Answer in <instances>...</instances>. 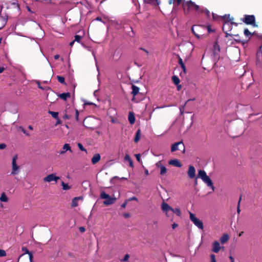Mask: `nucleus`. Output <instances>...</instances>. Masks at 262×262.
<instances>
[{"instance_id": "1", "label": "nucleus", "mask_w": 262, "mask_h": 262, "mask_svg": "<svg viewBox=\"0 0 262 262\" xmlns=\"http://www.w3.org/2000/svg\"><path fill=\"white\" fill-rule=\"evenodd\" d=\"M233 17H232L231 19L225 20L224 23L223 24L222 29L223 32L226 34L225 37L227 38L228 36H235L239 37V34L237 31L233 30L232 32L233 26L235 27H237L238 24L237 23L234 22Z\"/></svg>"}, {"instance_id": "2", "label": "nucleus", "mask_w": 262, "mask_h": 262, "mask_svg": "<svg viewBox=\"0 0 262 262\" xmlns=\"http://www.w3.org/2000/svg\"><path fill=\"white\" fill-rule=\"evenodd\" d=\"M183 8L185 14L188 13L190 11H195L199 12H202V10H200L199 6L196 5L190 0L186 3H183Z\"/></svg>"}, {"instance_id": "3", "label": "nucleus", "mask_w": 262, "mask_h": 262, "mask_svg": "<svg viewBox=\"0 0 262 262\" xmlns=\"http://www.w3.org/2000/svg\"><path fill=\"white\" fill-rule=\"evenodd\" d=\"M100 198L102 199H105L103 202V204L106 206L114 204L117 200L116 198L111 197L109 194H106L104 191L101 192Z\"/></svg>"}, {"instance_id": "4", "label": "nucleus", "mask_w": 262, "mask_h": 262, "mask_svg": "<svg viewBox=\"0 0 262 262\" xmlns=\"http://www.w3.org/2000/svg\"><path fill=\"white\" fill-rule=\"evenodd\" d=\"M189 217L190 221L196 226L199 229L202 230L203 229V223L202 221L198 219L195 215L191 212H189Z\"/></svg>"}, {"instance_id": "5", "label": "nucleus", "mask_w": 262, "mask_h": 262, "mask_svg": "<svg viewBox=\"0 0 262 262\" xmlns=\"http://www.w3.org/2000/svg\"><path fill=\"white\" fill-rule=\"evenodd\" d=\"M241 20L247 25L257 27V25L255 24V17L253 15H245L244 18H242Z\"/></svg>"}, {"instance_id": "6", "label": "nucleus", "mask_w": 262, "mask_h": 262, "mask_svg": "<svg viewBox=\"0 0 262 262\" xmlns=\"http://www.w3.org/2000/svg\"><path fill=\"white\" fill-rule=\"evenodd\" d=\"M17 160V155H16L13 157L12 161V171L11 174L14 176L17 174L19 172L20 167L17 165L16 161Z\"/></svg>"}, {"instance_id": "7", "label": "nucleus", "mask_w": 262, "mask_h": 262, "mask_svg": "<svg viewBox=\"0 0 262 262\" xmlns=\"http://www.w3.org/2000/svg\"><path fill=\"white\" fill-rule=\"evenodd\" d=\"M177 150L185 151V146L182 141L176 142L171 145V151L174 152Z\"/></svg>"}, {"instance_id": "8", "label": "nucleus", "mask_w": 262, "mask_h": 262, "mask_svg": "<svg viewBox=\"0 0 262 262\" xmlns=\"http://www.w3.org/2000/svg\"><path fill=\"white\" fill-rule=\"evenodd\" d=\"M214 61H218L220 60L221 56L220 54V48L219 45L216 42H214Z\"/></svg>"}, {"instance_id": "9", "label": "nucleus", "mask_w": 262, "mask_h": 262, "mask_svg": "<svg viewBox=\"0 0 262 262\" xmlns=\"http://www.w3.org/2000/svg\"><path fill=\"white\" fill-rule=\"evenodd\" d=\"M244 33L246 37L248 38L247 40H242L240 38L235 39V41L237 42H242L243 45L246 43L247 41L250 39V36L252 35V33L249 31V30L246 28L244 30Z\"/></svg>"}, {"instance_id": "10", "label": "nucleus", "mask_w": 262, "mask_h": 262, "mask_svg": "<svg viewBox=\"0 0 262 262\" xmlns=\"http://www.w3.org/2000/svg\"><path fill=\"white\" fill-rule=\"evenodd\" d=\"M162 210L165 212L166 215L169 217L170 215L169 211L173 210V208L171 207L167 203L163 202L161 205Z\"/></svg>"}, {"instance_id": "11", "label": "nucleus", "mask_w": 262, "mask_h": 262, "mask_svg": "<svg viewBox=\"0 0 262 262\" xmlns=\"http://www.w3.org/2000/svg\"><path fill=\"white\" fill-rule=\"evenodd\" d=\"M59 179V177L56 176V175L54 173H52L47 176L46 177L43 178V181L47 182H50L51 181H55L57 182L58 180Z\"/></svg>"}, {"instance_id": "12", "label": "nucleus", "mask_w": 262, "mask_h": 262, "mask_svg": "<svg viewBox=\"0 0 262 262\" xmlns=\"http://www.w3.org/2000/svg\"><path fill=\"white\" fill-rule=\"evenodd\" d=\"M220 251H224L225 247L221 246L220 243L217 241L214 242V253H218Z\"/></svg>"}, {"instance_id": "13", "label": "nucleus", "mask_w": 262, "mask_h": 262, "mask_svg": "<svg viewBox=\"0 0 262 262\" xmlns=\"http://www.w3.org/2000/svg\"><path fill=\"white\" fill-rule=\"evenodd\" d=\"M189 178L193 179L195 176V169L193 166L190 165L187 172Z\"/></svg>"}, {"instance_id": "14", "label": "nucleus", "mask_w": 262, "mask_h": 262, "mask_svg": "<svg viewBox=\"0 0 262 262\" xmlns=\"http://www.w3.org/2000/svg\"><path fill=\"white\" fill-rule=\"evenodd\" d=\"M168 164L177 167H181L182 166L181 162L178 159L170 160L168 161Z\"/></svg>"}, {"instance_id": "15", "label": "nucleus", "mask_w": 262, "mask_h": 262, "mask_svg": "<svg viewBox=\"0 0 262 262\" xmlns=\"http://www.w3.org/2000/svg\"><path fill=\"white\" fill-rule=\"evenodd\" d=\"M2 10V9L0 10V29H2L5 26L7 20V17L1 15Z\"/></svg>"}, {"instance_id": "16", "label": "nucleus", "mask_w": 262, "mask_h": 262, "mask_svg": "<svg viewBox=\"0 0 262 262\" xmlns=\"http://www.w3.org/2000/svg\"><path fill=\"white\" fill-rule=\"evenodd\" d=\"M229 239V236L228 234L225 233L223 235V236L220 238V242L221 244L223 245L227 243Z\"/></svg>"}, {"instance_id": "17", "label": "nucleus", "mask_w": 262, "mask_h": 262, "mask_svg": "<svg viewBox=\"0 0 262 262\" xmlns=\"http://www.w3.org/2000/svg\"><path fill=\"white\" fill-rule=\"evenodd\" d=\"M82 197H81V196L75 197L73 199V200L72 201L71 206L72 207H76L78 206V201L80 200H82Z\"/></svg>"}, {"instance_id": "18", "label": "nucleus", "mask_w": 262, "mask_h": 262, "mask_svg": "<svg viewBox=\"0 0 262 262\" xmlns=\"http://www.w3.org/2000/svg\"><path fill=\"white\" fill-rule=\"evenodd\" d=\"M257 61L258 63H262V46L259 47V50L256 54Z\"/></svg>"}, {"instance_id": "19", "label": "nucleus", "mask_w": 262, "mask_h": 262, "mask_svg": "<svg viewBox=\"0 0 262 262\" xmlns=\"http://www.w3.org/2000/svg\"><path fill=\"white\" fill-rule=\"evenodd\" d=\"M58 96L61 99L66 101L68 98H69L71 97V94L69 92L63 93L58 94Z\"/></svg>"}, {"instance_id": "20", "label": "nucleus", "mask_w": 262, "mask_h": 262, "mask_svg": "<svg viewBox=\"0 0 262 262\" xmlns=\"http://www.w3.org/2000/svg\"><path fill=\"white\" fill-rule=\"evenodd\" d=\"M100 159H101V156H100V154H96L93 157V158L92 159V163L93 164H95L100 160Z\"/></svg>"}, {"instance_id": "21", "label": "nucleus", "mask_w": 262, "mask_h": 262, "mask_svg": "<svg viewBox=\"0 0 262 262\" xmlns=\"http://www.w3.org/2000/svg\"><path fill=\"white\" fill-rule=\"evenodd\" d=\"M202 180L205 183H206L208 185V186H211L212 188H213V186H212L213 183H212L211 179L209 178V177L207 175H206L204 178L202 179Z\"/></svg>"}, {"instance_id": "22", "label": "nucleus", "mask_w": 262, "mask_h": 262, "mask_svg": "<svg viewBox=\"0 0 262 262\" xmlns=\"http://www.w3.org/2000/svg\"><path fill=\"white\" fill-rule=\"evenodd\" d=\"M128 119L129 123L131 124H134L135 122V117L134 113L129 112L128 116Z\"/></svg>"}, {"instance_id": "23", "label": "nucleus", "mask_w": 262, "mask_h": 262, "mask_svg": "<svg viewBox=\"0 0 262 262\" xmlns=\"http://www.w3.org/2000/svg\"><path fill=\"white\" fill-rule=\"evenodd\" d=\"M132 94L133 95L134 97H135L136 95H137L139 93V88L135 85H132Z\"/></svg>"}, {"instance_id": "24", "label": "nucleus", "mask_w": 262, "mask_h": 262, "mask_svg": "<svg viewBox=\"0 0 262 262\" xmlns=\"http://www.w3.org/2000/svg\"><path fill=\"white\" fill-rule=\"evenodd\" d=\"M178 63L180 65V66H181V68L182 69L184 73H186V67H185L184 63H183L182 59L180 57H179V59H178Z\"/></svg>"}, {"instance_id": "25", "label": "nucleus", "mask_w": 262, "mask_h": 262, "mask_svg": "<svg viewBox=\"0 0 262 262\" xmlns=\"http://www.w3.org/2000/svg\"><path fill=\"white\" fill-rule=\"evenodd\" d=\"M63 150L60 152V154H63L67 150H70L71 152H72L71 147H70L69 144H68V143H66L64 144V145L63 146Z\"/></svg>"}, {"instance_id": "26", "label": "nucleus", "mask_w": 262, "mask_h": 262, "mask_svg": "<svg viewBox=\"0 0 262 262\" xmlns=\"http://www.w3.org/2000/svg\"><path fill=\"white\" fill-rule=\"evenodd\" d=\"M195 100V98H193V99H188L185 103V104L180 106V114L181 115H183L184 113V111H185V106L186 105V104L189 101H194Z\"/></svg>"}, {"instance_id": "27", "label": "nucleus", "mask_w": 262, "mask_h": 262, "mask_svg": "<svg viewBox=\"0 0 262 262\" xmlns=\"http://www.w3.org/2000/svg\"><path fill=\"white\" fill-rule=\"evenodd\" d=\"M140 136H141V130L140 129H138L136 133L135 137L134 138V142L135 143L138 142V141L140 140Z\"/></svg>"}, {"instance_id": "28", "label": "nucleus", "mask_w": 262, "mask_h": 262, "mask_svg": "<svg viewBox=\"0 0 262 262\" xmlns=\"http://www.w3.org/2000/svg\"><path fill=\"white\" fill-rule=\"evenodd\" d=\"M171 79L173 83L176 85H178L180 82L179 77L176 75L172 76Z\"/></svg>"}, {"instance_id": "29", "label": "nucleus", "mask_w": 262, "mask_h": 262, "mask_svg": "<svg viewBox=\"0 0 262 262\" xmlns=\"http://www.w3.org/2000/svg\"><path fill=\"white\" fill-rule=\"evenodd\" d=\"M124 160L129 162V165L131 167H133L134 166L133 162L131 159L129 155L126 154L124 157Z\"/></svg>"}, {"instance_id": "30", "label": "nucleus", "mask_w": 262, "mask_h": 262, "mask_svg": "<svg viewBox=\"0 0 262 262\" xmlns=\"http://www.w3.org/2000/svg\"><path fill=\"white\" fill-rule=\"evenodd\" d=\"M206 175L207 174H206V173L205 172V171H204V170H199L198 171V174L196 177V179H198V178H200L202 179L203 178H204Z\"/></svg>"}, {"instance_id": "31", "label": "nucleus", "mask_w": 262, "mask_h": 262, "mask_svg": "<svg viewBox=\"0 0 262 262\" xmlns=\"http://www.w3.org/2000/svg\"><path fill=\"white\" fill-rule=\"evenodd\" d=\"M0 201L3 202H7L8 201V197L6 196L5 192H3L1 194V196L0 197Z\"/></svg>"}, {"instance_id": "32", "label": "nucleus", "mask_w": 262, "mask_h": 262, "mask_svg": "<svg viewBox=\"0 0 262 262\" xmlns=\"http://www.w3.org/2000/svg\"><path fill=\"white\" fill-rule=\"evenodd\" d=\"M57 79L59 82L60 83L66 85V83L65 82V79L63 76H57Z\"/></svg>"}, {"instance_id": "33", "label": "nucleus", "mask_w": 262, "mask_h": 262, "mask_svg": "<svg viewBox=\"0 0 262 262\" xmlns=\"http://www.w3.org/2000/svg\"><path fill=\"white\" fill-rule=\"evenodd\" d=\"M147 3L154 6H158L160 4V2L158 1V0H147Z\"/></svg>"}, {"instance_id": "34", "label": "nucleus", "mask_w": 262, "mask_h": 262, "mask_svg": "<svg viewBox=\"0 0 262 262\" xmlns=\"http://www.w3.org/2000/svg\"><path fill=\"white\" fill-rule=\"evenodd\" d=\"M170 211L171 212V213H176L178 216H180L181 215V212L179 208H173V210H171Z\"/></svg>"}, {"instance_id": "35", "label": "nucleus", "mask_w": 262, "mask_h": 262, "mask_svg": "<svg viewBox=\"0 0 262 262\" xmlns=\"http://www.w3.org/2000/svg\"><path fill=\"white\" fill-rule=\"evenodd\" d=\"M49 113L51 115L52 117L56 119H58V113L49 111Z\"/></svg>"}, {"instance_id": "36", "label": "nucleus", "mask_w": 262, "mask_h": 262, "mask_svg": "<svg viewBox=\"0 0 262 262\" xmlns=\"http://www.w3.org/2000/svg\"><path fill=\"white\" fill-rule=\"evenodd\" d=\"M61 186H62V189L64 190H69L71 188V186L63 182H61Z\"/></svg>"}, {"instance_id": "37", "label": "nucleus", "mask_w": 262, "mask_h": 262, "mask_svg": "<svg viewBox=\"0 0 262 262\" xmlns=\"http://www.w3.org/2000/svg\"><path fill=\"white\" fill-rule=\"evenodd\" d=\"M160 169V174L161 176H163V175H165L167 172V168L165 167V166H163V167H162Z\"/></svg>"}, {"instance_id": "38", "label": "nucleus", "mask_w": 262, "mask_h": 262, "mask_svg": "<svg viewBox=\"0 0 262 262\" xmlns=\"http://www.w3.org/2000/svg\"><path fill=\"white\" fill-rule=\"evenodd\" d=\"M186 2H185V0H174V5L175 6H178L180 4L182 3V4H183V3H186Z\"/></svg>"}, {"instance_id": "39", "label": "nucleus", "mask_w": 262, "mask_h": 262, "mask_svg": "<svg viewBox=\"0 0 262 262\" xmlns=\"http://www.w3.org/2000/svg\"><path fill=\"white\" fill-rule=\"evenodd\" d=\"M242 200V196H240L239 201L238 202L237 206V212L239 214L241 212L240 209V203Z\"/></svg>"}, {"instance_id": "40", "label": "nucleus", "mask_w": 262, "mask_h": 262, "mask_svg": "<svg viewBox=\"0 0 262 262\" xmlns=\"http://www.w3.org/2000/svg\"><path fill=\"white\" fill-rule=\"evenodd\" d=\"M75 39H74V41H77L78 42H80L81 39H82V36H80V35H76L75 36Z\"/></svg>"}, {"instance_id": "41", "label": "nucleus", "mask_w": 262, "mask_h": 262, "mask_svg": "<svg viewBox=\"0 0 262 262\" xmlns=\"http://www.w3.org/2000/svg\"><path fill=\"white\" fill-rule=\"evenodd\" d=\"M65 112H66V114H65V115L63 117V119H70L71 117V116L68 114V110H66L65 111Z\"/></svg>"}, {"instance_id": "42", "label": "nucleus", "mask_w": 262, "mask_h": 262, "mask_svg": "<svg viewBox=\"0 0 262 262\" xmlns=\"http://www.w3.org/2000/svg\"><path fill=\"white\" fill-rule=\"evenodd\" d=\"M78 147L81 151H86L85 148L83 147L82 144L78 143L77 144Z\"/></svg>"}, {"instance_id": "43", "label": "nucleus", "mask_w": 262, "mask_h": 262, "mask_svg": "<svg viewBox=\"0 0 262 262\" xmlns=\"http://www.w3.org/2000/svg\"><path fill=\"white\" fill-rule=\"evenodd\" d=\"M6 255V252L5 250L0 249V257H4Z\"/></svg>"}, {"instance_id": "44", "label": "nucleus", "mask_w": 262, "mask_h": 262, "mask_svg": "<svg viewBox=\"0 0 262 262\" xmlns=\"http://www.w3.org/2000/svg\"><path fill=\"white\" fill-rule=\"evenodd\" d=\"M156 167L159 168H161L162 167H163L164 166L162 165V162L161 161H158L156 164Z\"/></svg>"}, {"instance_id": "45", "label": "nucleus", "mask_w": 262, "mask_h": 262, "mask_svg": "<svg viewBox=\"0 0 262 262\" xmlns=\"http://www.w3.org/2000/svg\"><path fill=\"white\" fill-rule=\"evenodd\" d=\"M129 257V255L128 254H126L125 255L124 258L123 259L121 260L122 261H126L128 260V258Z\"/></svg>"}, {"instance_id": "46", "label": "nucleus", "mask_w": 262, "mask_h": 262, "mask_svg": "<svg viewBox=\"0 0 262 262\" xmlns=\"http://www.w3.org/2000/svg\"><path fill=\"white\" fill-rule=\"evenodd\" d=\"M232 17H230V15L229 14H226L224 16H223V18L225 19V20H230L231 19Z\"/></svg>"}, {"instance_id": "47", "label": "nucleus", "mask_w": 262, "mask_h": 262, "mask_svg": "<svg viewBox=\"0 0 262 262\" xmlns=\"http://www.w3.org/2000/svg\"><path fill=\"white\" fill-rule=\"evenodd\" d=\"M21 250H22V251L24 252V253L26 254H28L29 252H30L28 250V249L26 247H22Z\"/></svg>"}, {"instance_id": "48", "label": "nucleus", "mask_w": 262, "mask_h": 262, "mask_svg": "<svg viewBox=\"0 0 262 262\" xmlns=\"http://www.w3.org/2000/svg\"><path fill=\"white\" fill-rule=\"evenodd\" d=\"M75 112L76 120L78 121V116H79V112L77 110H75Z\"/></svg>"}, {"instance_id": "49", "label": "nucleus", "mask_w": 262, "mask_h": 262, "mask_svg": "<svg viewBox=\"0 0 262 262\" xmlns=\"http://www.w3.org/2000/svg\"><path fill=\"white\" fill-rule=\"evenodd\" d=\"M207 29L208 32L209 33H211V32H213V30H212V29H211V25H208L207 26Z\"/></svg>"}, {"instance_id": "50", "label": "nucleus", "mask_w": 262, "mask_h": 262, "mask_svg": "<svg viewBox=\"0 0 262 262\" xmlns=\"http://www.w3.org/2000/svg\"><path fill=\"white\" fill-rule=\"evenodd\" d=\"M137 160L139 162H141L140 155L139 154L135 155Z\"/></svg>"}, {"instance_id": "51", "label": "nucleus", "mask_w": 262, "mask_h": 262, "mask_svg": "<svg viewBox=\"0 0 262 262\" xmlns=\"http://www.w3.org/2000/svg\"><path fill=\"white\" fill-rule=\"evenodd\" d=\"M127 202L130 201H137L138 199L136 196H133L127 200Z\"/></svg>"}, {"instance_id": "52", "label": "nucleus", "mask_w": 262, "mask_h": 262, "mask_svg": "<svg viewBox=\"0 0 262 262\" xmlns=\"http://www.w3.org/2000/svg\"><path fill=\"white\" fill-rule=\"evenodd\" d=\"M6 147V145L5 143L0 144V149H3L5 148Z\"/></svg>"}, {"instance_id": "53", "label": "nucleus", "mask_w": 262, "mask_h": 262, "mask_svg": "<svg viewBox=\"0 0 262 262\" xmlns=\"http://www.w3.org/2000/svg\"><path fill=\"white\" fill-rule=\"evenodd\" d=\"M194 26H193V27L191 28V31H192V33L194 34V35L196 37H197L198 38H199V35H198V34H196V33H195L194 31Z\"/></svg>"}, {"instance_id": "54", "label": "nucleus", "mask_w": 262, "mask_h": 262, "mask_svg": "<svg viewBox=\"0 0 262 262\" xmlns=\"http://www.w3.org/2000/svg\"><path fill=\"white\" fill-rule=\"evenodd\" d=\"M127 203V200H126L122 205L121 207L124 208L126 207V204Z\"/></svg>"}, {"instance_id": "55", "label": "nucleus", "mask_w": 262, "mask_h": 262, "mask_svg": "<svg viewBox=\"0 0 262 262\" xmlns=\"http://www.w3.org/2000/svg\"><path fill=\"white\" fill-rule=\"evenodd\" d=\"M123 216L125 217V218H128L130 216V214L128 213H124L123 214Z\"/></svg>"}, {"instance_id": "56", "label": "nucleus", "mask_w": 262, "mask_h": 262, "mask_svg": "<svg viewBox=\"0 0 262 262\" xmlns=\"http://www.w3.org/2000/svg\"><path fill=\"white\" fill-rule=\"evenodd\" d=\"M79 230L80 231V232H83L85 231V229L84 227H81L79 228Z\"/></svg>"}, {"instance_id": "57", "label": "nucleus", "mask_w": 262, "mask_h": 262, "mask_svg": "<svg viewBox=\"0 0 262 262\" xmlns=\"http://www.w3.org/2000/svg\"><path fill=\"white\" fill-rule=\"evenodd\" d=\"M178 226V225L176 223H173L172 225V229H175L176 227H177Z\"/></svg>"}, {"instance_id": "58", "label": "nucleus", "mask_w": 262, "mask_h": 262, "mask_svg": "<svg viewBox=\"0 0 262 262\" xmlns=\"http://www.w3.org/2000/svg\"><path fill=\"white\" fill-rule=\"evenodd\" d=\"M28 254H29L30 259V260H31L33 258V255H32V253L29 252V253H28Z\"/></svg>"}, {"instance_id": "59", "label": "nucleus", "mask_w": 262, "mask_h": 262, "mask_svg": "<svg viewBox=\"0 0 262 262\" xmlns=\"http://www.w3.org/2000/svg\"><path fill=\"white\" fill-rule=\"evenodd\" d=\"M5 70V68L3 67H0V73H3Z\"/></svg>"}, {"instance_id": "60", "label": "nucleus", "mask_w": 262, "mask_h": 262, "mask_svg": "<svg viewBox=\"0 0 262 262\" xmlns=\"http://www.w3.org/2000/svg\"><path fill=\"white\" fill-rule=\"evenodd\" d=\"M174 0H169L168 1V4L169 5H171L172 4H173L174 5Z\"/></svg>"}, {"instance_id": "61", "label": "nucleus", "mask_w": 262, "mask_h": 262, "mask_svg": "<svg viewBox=\"0 0 262 262\" xmlns=\"http://www.w3.org/2000/svg\"><path fill=\"white\" fill-rule=\"evenodd\" d=\"M140 49L141 50H143V51H144L147 54H148V51L147 50H146V49H144L143 48H140Z\"/></svg>"}, {"instance_id": "62", "label": "nucleus", "mask_w": 262, "mask_h": 262, "mask_svg": "<svg viewBox=\"0 0 262 262\" xmlns=\"http://www.w3.org/2000/svg\"><path fill=\"white\" fill-rule=\"evenodd\" d=\"M85 104L89 105H94V103L93 102H86V103H85Z\"/></svg>"}, {"instance_id": "63", "label": "nucleus", "mask_w": 262, "mask_h": 262, "mask_svg": "<svg viewBox=\"0 0 262 262\" xmlns=\"http://www.w3.org/2000/svg\"><path fill=\"white\" fill-rule=\"evenodd\" d=\"M96 20H98V21H101L102 20V18L100 17H97L96 18Z\"/></svg>"}, {"instance_id": "64", "label": "nucleus", "mask_w": 262, "mask_h": 262, "mask_svg": "<svg viewBox=\"0 0 262 262\" xmlns=\"http://www.w3.org/2000/svg\"><path fill=\"white\" fill-rule=\"evenodd\" d=\"M59 58V55H55L54 56V59H56V60L58 59Z\"/></svg>"}]
</instances>
